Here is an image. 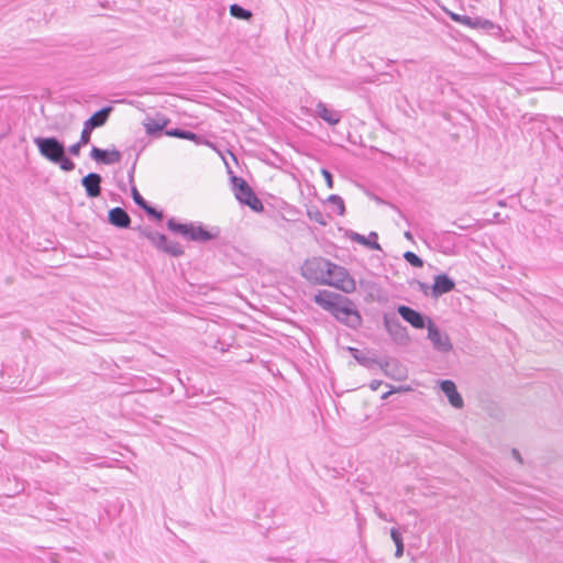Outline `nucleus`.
<instances>
[{
	"mask_svg": "<svg viewBox=\"0 0 563 563\" xmlns=\"http://www.w3.org/2000/svg\"><path fill=\"white\" fill-rule=\"evenodd\" d=\"M313 300L345 327L356 330L362 325V316L354 301L349 297L322 289L314 295Z\"/></svg>",
	"mask_w": 563,
	"mask_h": 563,
	"instance_id": "nucleus-1",
	"label": "nucleus"
},
{
	"mask_svg": "<svg viewBox=\"0 0 563 563\" xmlns=\"http://www.w3.org/2000/svg\"><path fill=\"white\" fill-rule=\"evenodd\" d=\"M40 155L63 172L75 169V163L66 155L65 143L56 136H36L33 140Z\"/></svg>",
	"mask_w": 563,
	"mask_h": 563,
	"instance_id": "nucleus-2",
	"label": "nucleus"
},
{
	"mask_svg": "<svg viewBox=\"0 0 563 563\" xmlns=\"http://www.w3.org/2000/svg\"><path fill=\"white\" fill-rule=\"evenodd\" d=\"M166 225L173 233H177L192 242H208L217 239L220 234L219 228L208 230L202 223H179L175 218L168 219Z\"/></svg>",
	"mask_w": 563,
	"mask_h": 563,
	"instance_id": "nucleus-3",
	"label": "nucleus"
},
{
	"mask_svg": "<svg viewBox=\"0 0 563 563\" xmlns=\"http://www.w3.org/2000/svg\"><path fill=\"white\" fill-rule=\"evenodd\" d=\"M230 180L234 196L241 205L247 206L254 212L264 211L263 202L244 178L232 175Z\"/></svg>",
	"mask_w": 563,
	"mask_h": 563,
	"instance_id": "nucleus-4",
	"label": "nucleus"
},
{
	"mask_svg": "<svg viewBox=\"0 0 563 563\" xmlns=\"http://www.w3.org/2000/svg\"><path fill=\"white\" fill-rule=\"evenodd\" d=\"M137 230L144 238H146L151 244L161 252H164L173 257H180L185 251L180 243L176 241H169L163 233L152 230L150 227H137Z\"/></svg>",
	"mask_w": 563,
	"mask_h": 563,
	"instance_id": "nucleus-5",
	"label": "nucleus"
},
{
	"mask_svg": "<svg viewBox=\"0 0 563 563\" xmlns=\"http://www.w3.org/2000/svg\"><path fill=\"white\" fill-rule=\"evenodd\" d=\"M331 263V261L321 256L308 258L301 266V275L312 284L324 285L327 282L325 274L328 273Z\"/></svg>",
	"mask_w": 563,
	"mask_h": 563,
	"instance_id": "nucleus-6",
	"label": "nucleus"
},
{
	"mask_svg": "<svg viewBox=\"0 0 563 563\" xmlns=\"http://www.w3.org/2000/svg\"><path fill=\"white\" fill-rule=\"evenodd\" d=\"M325 275L327 282L324 285L338 288L345 294H351L355 291V280L353 277H351V275L344 267L335 263H331V266Z\"/></svg>",
	"mask_w": 563,
	"mask_h": 563,
	"instance_id": "nucleus-7",
	"label": "nucleus"
},
{
	"mask_svg": "<svg viewBox=\"0 0 563 563\" xmlns=\"http://www.w3.org/2000/svg\"><path fill=\"white\" fill-rule=\"evenodd\" d=\"M383 322L385 330L390 335L391 340L398 345H408L410 342V336L408 334L407 328L404 327L398 318L394 313L385 312L383 314Z\"/></svg>",
	"mask_w": 563,
	"mask_h": 563,
	"instance_id": "nucleus-8",
	"label": "nucleus"
},
{
	"mask_svg": "<svg viewBox=\"0 0 563 563\" xmlns=\"http://www.w3.org/2000/svg\"><path fill=\"white\" fill-rule=\"evenodd\" d=\"M113 108L111 106H106L100 110L92 113L85 122L84 128L80 133L82 142H89L91 140V133L95 129L104 125L109 119L110 113Z\"/></svg>",
	"mask_w": 563,
	"mask_h": 563,
	"instance_id": "nucleus-9",
	"label": "nucleus"
},
{
	"mask_svg": "<svg viewBox=\"0 0 563 563\" xmlns=\"http://www.w3.org/2000/svg\"><path fill=\"white\" fill-rule=\"evenodd\" d=\"M428 339L431 341L434 350L441 353H449L453 345L448 333L440 331L435 323L428 320Z\"/></svg>",
	"mask_w": 563,
	"mask_h": 563,
	"instance_id": "nucleus-10",
	"label": "nucleus"
},
{
	"mask_svg": "<svg viewBox=\"0 0 563 563\" xmlns=\"http://www.w3.org/2000/svg\"><path fill=\"white\" fill-rule=\"evenodd\" d=\"M397 312L399 316L408 322L412 328L415 329H428V318L427 316L422 314L421 312L415 310L413 308L406 306V305H399L397 307Z\"/></svg>",
	"mask_w": 563,
	"mask_h": 563,
	"instance_id": "nucleus-11",
	"label": "nucleus"
},
{
	"mask_svg": "<svg viewBox=\"0 0 563 563\" xmlns=\"http://www.w3.org/2000/svg\"><path fill=\"white\" fill-rule=\"evenodd\" d=\"M383 373L396 380H402L407 377V371L404 365L395 357H385L378 361V365Z\"/></svg>",
	"mask_w": 563,
	"mask_h": 563,
	"instance_id": "nucleus-12",
	"label": "nucleus"
},
{
	"mask_svg": "<svg viewBox=\"0 0 563 563\" xmlns=\"http://www.w3.org/2000/svg\"><path fill=\"white\" fill-rule=\"evenodd\" d=\"M90 158L99 164L112 165L119 163L121 161V152L117 148L112 150H102L97 146H92L90 154Z\"/></svg>",
	"mask_w": 563,
	"mask_h": 563,
	"instance_id": "nucleus-13",
	"label": "nucleus"
},
{
	"mask_svg": "<svg viewBox=\"0 0 563 563\" xmlns=\"http://www.w3.org/2000/svg\"><path fill=\"white\" fill-rule=\"evenodd\" d=\"M170 122V119L164 114L157 113L154 118L147 117L144 121L145 132L150 136H161L163 131L166 130V126Z\"/></svg>",
	"mask_w": 563,
	"mask_h": 563,
	"instance_id": "nucleus-14",
	"label": "nucleus"
},
{
	"mask_svg": "<svg viewBox=\"0 0 563 563\" xmlns=\"http://www.w3.org/2000/svg\"><path fill=\"white\" fill-rule=\"evenodd\" d=\"M102 177L98 173H89L80 180L81 186L85 188L88 198H97L101 195Z\"/></svg>",
	"mask_w": 563,
	"mask_h": 563,
	"instance_id": "nucleus-15",
	"label": "nucleus"
},
{
	"mask_svg": "<svg viewBox=\"0 0 563 563\" xmlns=\"http://www.w3.org/2000/svg\"><path fill=\"white\" fill-rule=\"evenodd\" d=\"M454 288L455 282L449 275L442 273L434 276L430 295L433 298H439L440 296L452 291Z\"/></svg>",
	"mask_w": 563,
	"mask_h": 563,
	"instance_id": "nucleus-16",
	"label": "nucleus"
},
{
	"mask_svg": "<svg viewBox=\"0 0 563 563\" xmlns=\"http://www.w3.org/2000/svg\"><path fill=\"white\" fill-rule=\"evenodd\" d=\"M441 391L448 397L450 405L456 409H461L464 406L463 398L457 391L456 385L451 379H443L440 382Z\"/></svg>",
	"mask_w": 563,
	"mask_h": 563,
	"instance_id": "nucleus-17",
	"label": "nucleus"
},
{
	"mask_svg": "<svg viewBox=\"0 0 563 563\" xmlns=\"http://www.w3.org/2000/svg\"><path fill=\"white\" fill-rule=\"evenodd\" d=\"M345 234L351 241L356 242V243H358L363 246H366L371 250H375V251L382 250L380 244L377 242L378 234L374 231L369 232V234L367 236L362 235V234L351 231V230L346 231Z\"/></svg>",
	"mask_w": 563,
	"mask_h": 563,
	"instance_id": "nucleus-18",
	"label": "nucleus"
},
{
	"mask_svg": "<svg viewBox=\"0 0 563 563\" xmlns=\"http://www.w3.org/2000/svg\"><path fill=\"white\" fill-rule=\"evenodd\" d=\"M108 222L119 229H129L131 225V217L121 207H114L108 212Z\"/></svg>",
	"mask_w": 563,
	"mask_h": 563,
	"instance_id": "nucleus-19",
	"label": "nucleus"
},
{
	"mask_svg": "<svg viewBox=\"0 0 563 563\" xmlns=\"http://www.w3.org/2000/svg\"><path fill=\"white\" fill-rule=\"evenodd\" d=\"M314 112L329 125H336L341 121L340 112L328 109L327 104L321 101L317 103Z\"/></svg>",
	"mask_w": 563,
	"mask_h": 563,
	"instance_id": "nucleus-20",
	"label": "nucleus"
},
{
	"mask_svg": "<svg viewBox=\"0 0 563 563\" xmlns=\"http://www.w3.org/2000/svg\"><path fill=\"white\" fill-rule=\"evenodd\" d=\"M474 30H481L484 33L496 37H500L503 35V29L500 25L482 16H477Z\"/></svg>",
	"mask_w": 563,
	"mask_h": 563,
	"instance_id": "nucleus-21",
	"label": "nucleus"
},
{
	"mask_svg": "<svg viewBox=\"0 0 563 563\" xmlns=\"http://www.w3.org/2000/svg\"><path fill=\"white\" fill-rule=\"evenodd\" d=\"M350 354L353 356V358L362 366L366 368H374L378 365V361L375 357L368 356L364 351L358 350L356 347H349L347 349Z\"/></svg>",
	"mask_w": 563,
	"mask_h": 563,
	"instance_id": "nucleus-22",
	"label": "nucleus"
},
{
	"mask_svg": "<svg viewBox=\"0 0 563 563\" xmlns=\"http://www.w3.org/2000/svg\"><path fill=\"white\" fill-rule=\"evenodd\" d=\"M307 216L311 221H314L323 227L328 224V219L331 218L330 214H324L318 207L314 206L307 209Z\"/></svg>",
	"mask_w": 563,
	"mask_h": 563,
	"instance_id": "nucleus-23",
	"label": "nucleus"
},
{
	"mask_svg": "<svg viewBox=\"0 0 563 563\" xmlns=\"http://www.w3.org/2000/svg\"><path fill=\"white\" fill-rule=\"evenodd\" d=\"M230 14L239 20L250 21L253 16V13L251 10L243 8L242 5L238 3H233L230 5L229 9Z\"/></svg>",
	"mask_w": 563,
	"mask_h": 563,
	"instance_id": "nucleus-24",
	"label": "nucleus"
},
{
	"mask_svg": "<svg viewBox=\"0 0 563 563\" xmlns=\"http://www.w3.org/2000/svg\"><path fill=\"white\" fill-rule=\"evenodd\" d=\"M448 15L454 21L460 24L466 25L471 29H474L477 16H470L464 14H459L452 11H446Z\"/></svg>",
	"mask_w": 563,
	"mask_h": 563,
	"instance_id": "nucleus-25",
	"label": "nucleus"
},
{
	"mask_svg": "<svg viewBox=\"0 0 563 563\" xmlns=\"http://www.w3.org/2000/svg\"><path fill=\"white\" fill-rule=\"evenodd\" d=\"M390 537L396 545L395 556L401 558L404 554V541L400 531L397 528L393 527L390 529Z\"/></svg>",
	"mask_w": 563,
	"mask_h": 563,
	"instance_id": "nucleus-26",
	"label": "nucleus"
},
{
	"mask_svg": "<svg viewBox=\"0 0 563 563\" xmlns=\"http://www.w3.org/2000/svg\"><path fill=\"white\" fill-rule=\"evenodd\" d=\"M330 205H333L338 209V214L343 216L345 213V203L342 197L339 195H330L327 199Z\"/></svg>",
	"mask_w": 563,
	"mask_h": 563,
	"instance_id": "nucleus-27",
	"label": "nucleus"
},
{
	"mask_svg": "<svg viewBox=\"0 0 563 563\" xmlns=\"http://www.w3.org/2000/svg\"><path fill=\"white\" fill-rule=\"evenodd\" d=\"M404 258L406 262H408L413 267L420 268L423 266L422 258L411 251L405 252Z\"/></svg>",
	"mask_w": 563,
	"mask_h": 563,
	"instance_id": "nucleus-28",
	"label": "nucleus"
},
{
	"mask_svg": "<svg viewBox=\"0 0 563 563\" xmlns=\"http://www.w3.org/2000/svg\"><path fill=\"white\" fill-rule=\"evenodd\" d=\"M184 140H188V141H191L194 142L195 144L197 145H200V144H210L209 141H207L202 135L200 134H197L192 131H189V130H185V135L183 137Z\"/></svg>",
	"mask_w": 563,
	"mask_h": 563,
	"instance_id": "nucleus-29",
	"label": "nucleus"
},
{
	"mask_svg": "<svg viewBox=\"0 0 563 563\" xmlns=\"http://www.w3.org/2000/svg\"><path fill=\"white\" fill-rule=\"evenodd\" d=\"M142 210L150 217L155 219L156 221H162L164 218V213L161 210H157L155 207L147 203L142 208Z\"/></svg>",
	"mask_w": 563,
	"mask_h": 563,
	"instance_id": "nucleus-30",
	"label": "nucleus"
},
{
	"mask_svg": "<svg viewBox=\"0 0 563 563\" xmlns=\"http://www.w3.org/2000/svg\"><path fill=\"white\" fill-rule=\"evenodd\" d=\"M87 144H89V142H82L80 137L78 142L71 144L70 146H68V148H66V154L69 153L73 156H79L81 147L86 146Z\"/></svg>",
	"mask_w": 563,
	"mask_h": 563,
	"instance_id": "nucleus-31",
	"label": "nucleus"
},
{
	"mask_svg": "<svg viewBox=\"0 0 563 563\" xmlns=\"http://www.w3.org/2000/svg\"><path fill=\"white\" fill-rule=\"evenodd\" d=\"M131 196L133 198V201L137 207L141 209L146 206L148 202L142 197V195L139 192L137 188L135 186H132L131 188Z\"/></svg>",
	"mask_w": 563,
	"mask_h": 563,
	"instance_id": "nucleus-32",
	"label": "nucleus"
},
{
	"mask_svg": "<svg viewBox=\"0 0 563 563\" xmlns=\"http://www.w3.org/2000/svg\"><path fill=\"white\" fill-rule=\"evenodd\" d=\"M164 134L167 136H170V137L183 139L185 135V129H180V128L166 129L164 131Z\"/></svg>",
	"mask_w": 563,
	"mask_h": 563,
	"instance_id": "nucleus-33",
	"label": "nucleus"
},
{
	"mask_svg": "<svg viewBox=\"0 0 563 563\" xmlns=\"http://www.w3.org/2000/svg\"><path fill=\"white\" fill-rule=\"evenodd\" d=\"M321 174L324 177L327 187L330 189L333 188V176H332L331 172L328 170L327 168H322Z\"/></svg>",
	"mask_w": 563,
	"mask_h": 563,
	"instance_id": "nucleus-34",
	"label": "nucleus"
},
{
	"mask_svg": "<svg viewBox=\"0 0 563 563\" xmlns=\"http://www.w3.org/2000/svg\"><path fill=\"white\" fill-rule=\"evenodd\" d=\"M137 157H139V154L136 155L134 162L132 163V166L130 167V169L128 172V178H129L130 183H133V180H134V173H135Z\"/></svg>",
	"mask_w": 563,
	"mask_h": 563,
	"instance_id": "nucleus-35",
	"label": "nucleus"
},
{
	"mask_svg": "<svg viewBox=\"0 0 563 563\" xmlns=\"http://www.w3.org/2000/svg\"><path fill=\"white\" fill-rule=\"evenodd\" d=\"M418 286H419V289L426 295L428 296L429 295V290H431V287H429L428 284L426 283H422V282H418Z\"/></svg>",
	"mask_w": 563,
	"mask_h": 563,
	"instance_id": "nucleus-36",
	"label": "nucleus"
},
{
	"mask_svg": "<svg viewBox=\"0 0 563 563\" xmlns=\"http://www.w3.org/2000/svg\"><path fill=\"white\" fill-rule=\"evenodd\" d=\"M451 235H455L454 232H451V231H444L442 232L440 235H439V240L441 241H449L450 236Z\"/></svg>",
	"mask_w": 563,
	"mask_h": 563,
	"instance_id": "nucleus-37",
	"label": "nucleus"
},
{
	"mask_svg": "<svg viewBox=\"0 0 563 563\" xmlns=\"http://www.w3.org/2000/svg\"><path fill=\"white\" fill-rule=\"evenodd\" d=\"M511 455L514 456L515 460H517L520 464L523 463L522 461V456L520 454V452L517 450V449H512L511 450Z\"/></svg>",
	"mask_w": 563,
	"mask_h": 563,
	"instance_id": "nucleus-38",
	"label": "nucleus"
},
{
	"mask_svg": "<svg viewBox=\"0 0 563 563\" xmlns=\"http://www.w3.org/2000/svg\"><path fill=\"white\" fill-rule=\"evenodd\" d=\"M380 385H382V380L374 379L371 382L369 387L372 390H377Z\"/></svg>",
	"mask_w": 563,
	"mask_h": 563,
	"instance_id": "nucleus-39",
	"label": "nucleus"
},
{
	"mask_svg": "<svg viewBox=\"0 0 563 563\" xmlns=\"http://www.w3.org/2000/svg\"><path fill=\"white\" fill-rule=\"evenodd\" d=\"M404 235L408 240H412L413 239L412 233L410 231H406Z\"/></svg>",
	"mask_w": 563,
	"mask_h": 563,
	"instance_id": "nucleus-40",
	"label": "nucleus"
},
{
	"mask_svg": "<svg viewBox=\"0 0 563 563\" xmlns=\"http://www.w3.org/2000/svg\"><path fill=\"white\" fill-rule=\"evenodd\" d=\"M450 252H451V246H450V245H448V246L443 250V253H444V254H450Z\"/></svg>",
	"mask_w": 563,
	"mask_h": 563,
	"instance_id": "nucleus-41",
	"label": "nucleus"
},
{
	"mask_svg": "<svg viewBox=\"0 0 563 563\" xmlns=\"http://www.w3.org/2000/svg\"><path fill=\"white\" fill-rule=\"evenodd\" d=\"M391 393H393V390H389V391L385 393V394L382 396V398H383V399H386V398H387Z\"/></svg>",
	"mask_w": 563,
	"mask_h": 563,
	"instance_id": "nucleus-42",
	"label": "nucleus"
}]
</instances>
